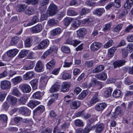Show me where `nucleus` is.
<instances>
[{
	"label": "nucleus",
	"mask_w": 133,
	"mask_h": 133,
	"mask_svg": "<svg viewBox=\"0 0 133 133\" xmlns=\"http://www.w3.org/2000/svg\"><path fill=\"white\" fill-rule=\"evenodd\" d=\"M42 25L38 24L30 28L31 32L33 33H36L40 32L42 30Z\"/></svg>",
	"instance_id": "6e6552de"
},
{
	"label": "nucleus",
	"mask_w": 133,
	"mask_h": 133,
	"mask_svg": "<svg viewBox=\"0 0 133 133\" xmlns=\"http://www.w3.org/2000/svg\"><path fill=\"white\" fill-rule=\"evenodd\" d=\"M19 110V113L23 115L28 116L30 114V111L25 107H20Z\"/></svg>",
	"instance_id": "20e7f679"
},
{
	"label": "nucleus",
	"mask_w": 133,
	"mask_h": 133,
	"mask_svg": "<svg viewBox=\"0 0 133 133\" xmlns=\"http://www.w3.org/2000/svg\"><path fill=\"white\" fill-rule=\"evenodd\" d=\"M28 97L26 95H24L20 98L19 103L20 104H25L28 99Z\"/></svg>",
	"instance_id": "a19ab883"
},
{
	"label": "nucleus",
	"mask_w": 133,
	"mask_h": 133,
	"mask_svg": "<svg viewBox=\"0 0 133 133\" xmlns=\"http://www.w3.org/2000/svg\"><path fill=\"white\" fill-rule=\"evenodd\" d=\"M90 10L85 8H82L80 12L81 15V16L84 15L89 13L90 12Z\"/></svg>",
	"instance_id": "864d4df0"
},
{
	"label": "nucleus",
	"mask_w": 133,
	"mask_h": 133,
	"mask_svg": "<svg viewBox=\"0 0 133 133\" xmlns=\"http://www.w3.org/2000/svg\"><path fill=\"white\" fill-rule=\"evenodd\" d=\"M94 130L95 129V132L97 133H101L104 130V126L103 124H96L93 126Z\"/></svg>",
	"instance_id": "0eeeda50"
},
{
	"label": "nucleus",
	"mask_w": 133,
	"mask_h": 133,
	"mask_svg": "<svg viewBox=\"0 0 133 133\" xmlns=\"http://www.w3.org/2000/svg\"><path fill=\"white\" fill-rule=\"evenodd\" d=\"M35 65V63L34 62H30L29 63L28 66H25L24 68L26 70L32 69L34 67Z\"/></svg>",
	"instance_id": "603ef678"
},
{
	"label": "nucleus",
	"mask_w": 133,
	"mask_h": 133,
	"mask_svg": "<svg viewBox=\"0 0 133 133\" xmlns=\"http://www.w3.org/2000/svg\"><path fill=\"white\" fill-rule=\"evenodd\" d=\"M105 11V10L104 8H99L94 10L93 13L94 14L100 16H101Z\"/></svg>",
	"instance_id": "412c9836"
},
{
	"label": "nucleus",
	"mask_w": 133,
	"mask_h": 133,
	"mask_svg": "<svg viewBox=\"0 0 133 133\" xmlns=\"http://www.w3.org/2000/svg\"><path fill=\"white\" fill-rule=\"evenodd\" d=\"M8 117L5 114H2L0 115V121L3 123H6L8 120Z\"/></svg>",
	"instance_id": "3c124183"
},
{
	"label": "nucleus",
	"mask_w": 133,
	"mask_h": 133,
	"mask_svg": "<svg viewBox=\"0 0 133 133\" xmlns=\"http://www.w3.org/2000/svg\"><path fill=\"white\" fill-rule=\"evenodd\" d=\"M74 94L72 93H71L68 95L65 96L64 98V101L67 102H69L70 100V98L73 97Z\"/></svg>",
	"instance_id": "4d7b16f0"
},
{
	"label": "nucleus",
	"mask_w": 133,
	"mask_h": 133,
	"mask_svg": "<svg viewBox=\"0 0 133 133\" xmlns=\"http://www.w3.org/2000/svg\"><path fill=\"white\" fill-rule=\"evenodd\" d=\"M6 93L3 91H0V101H3L6 95Z\"/></svg>",
	"instance_id": "0e129e2a"
},
{
	"label": "nucleus",
	"mask_w": 133,
	"mask_h": 133,
	"mask_svg": "<svg viewBox=\"0 0 133 133\" xmlns=\"http://www.w3.org/2000/svg\"><path fill=\"white\" fill-rule=\"evenodd\" d=\"M52 53L51 49H49L44 52L43 55L41 57V58L44 59L48 55Z\"/></svg>",
	"instance_id": "5fc2aeb1"
},
{
	"label": "nucleus",
	"mask_w": 133,
	"mask_h": 133,
	"mask_svg": "<svg viewBox=\"0 0 133 133\" xmlns=\"http://www.w3.org/2000/svg\"><path fill=\"white\" fill-rule=\"evenodd\" d=\"M32 38L30 37L27 38L25 40V45L27 47H30L32 45Z\"/></svg>",
	"instance_id": "79ce46f5"
},
{
	"label": "nucleus",
	"mask_w": 133,
	"mask_h": 133,
	"mask_svg": "<svg viewBox=\"0 0 133 133\" xmlns=\"http://www.w3.org/2000/svg\"><path fill=\"white\" fill-rule=\"evenodd\" d=\"M35 13L34 8L32 6H29L26 9L25 11V13L26 15H30L34 14Z\"/></svg>",
	"instance_id": "a878e982"
},
{
	"label": "nucleus",
	"mask_w": 133,
	"mask_h": 133,
	"mask_svg": "<svg viewBox=\"0 0 133 133\" xmlns=\"http://www.w3.org/2000/svg\"><path fill=\"white\" fill-rule=\"evenodd\" d=\"M95 77L98 79L104 81H105L107 78V74L104 72L95 75Z\"/></svg>",
	"instance_id": "dca6fc26"
},
{
	"label": "nucleus",
	"mask_w": 133,
	"mask_h": 133,
	"mask_svg": "<svg viewBox=\"0 0 133 133\" xmlns=\"http://www.w3.org/2000/svg\"><path fill=\"white\" fill-rule=\"evenodd\" d=\"M62 32V30L60 28H57L52 30L51 32V34L52 36H55L60 34Z\"/></svg>",
	"instance_id": "cd10ccee"
},
{
	"label": "nucleus",
	"mask_w": 133,
	"mask_h": 133,
	"mask_svg": "<svg viewBox=\"0 0 133 133\" xmlns=\"http://www.w3.org/2000/svg\"><path fill=\"white\" fill-rule=\"evenodd\" d=\"M86 32L85 29H81L77 31V34L79 37H82L85 35Z\"/></svg>",
	"instance_id": "2f4dec72"
},
{
	"label": "nucleus",
	"mask_w": 133,
	"mask_h": 133,
	"mask_svg": "<svg viewBox=\"0 0 133 133\" xmlns=\"http://www.w3.org/2000/svg\"><path fill=\"white\" fill-rule=\"evenodd\" d=\"M35 73L33 71H31L26 72L23 76V78L24 80L31 79L34 77Z\"/></svg>",
	"instance_id": "a211bd4d"
},
{
	"label": "nucleus",
	"mask_w": 133,
	"mask_h": 133,
	"mask_svg": "<svg viewBox=\"0 0 133 133\" xmlns=\"http://www.w3.org/2000/svg\"><path fill=\"white\" fill-rule=\"evenodd\" d=\"M52 131V129L49 128H44L41 131V133H51Z\"/></svg>",
	"instance_id": "338daca9"
},
{
	"label": "nucleus",
	"mask_w": 133,
	"mask_h": 133,
	"mask_svg": "<svg viewBox=\"0 0 133 133\" xmlns=\"http://www.w3.org/2000/svg\"><path fill=\"white\" fill-rule=\"evenodd\" d=\"M112 95L115 98H119L121 95V91L119 90L116 89L113 91Z\"/></svg>",
	"instance_id": "58836bf2"
},
{
	"label": "nucleus",
	"mask_w": 133,
	"mask_h": 133,
	"mask_svg": "<svg viewBox=\"0 0 133 133\" xmlns=\"http://www.w3.org/2000/svg\"><path fill=\"white\" fill-rule=\"evenodd\" d=\"M6 101L10 104L15 105L17 102V98L10 95H8L6 98Z\"/></svg>",
	"instance_id": "39448f33"
},
{
	"label": "nucleus",
	"mask_w": 133,
	"mask_h": 133,
	"mask_svg": "<svg viewBox=\"0 0 133 133\" xmlns=\"http://www.w3.org/2000/svg\"><path fill=\"white\" fill-rule=\"evenodd\" d=\"M112 90V89L111 87L107 88L105 91V96L106 97H110L111 95Z\"/></svg>",
	"instance_id": "ea45409f"
},
{
	"label": "nucleus",
	"mask_w": 133,
	"mask_h": 133,
	"mask_svg": "<svg viewBox=\"0 0 133 133\" xmlns=\"http://www.w3.org/2000/svg\"><path fill=\"white\" fill-rule=\"evenodd\" d=\"M74 124L76 127H81L84 125L83 121L79 119H77L75 121Z\"/></svg>",
	"instance_id": "49530a36"
},
{
	"label": "nucleus",
	"mask_w": 133,
	"mask_h": 133,
	"mask_svg": "<svg viewBox=\"0 0 133 133\" xmlns=\"http://www.w3.org/2000/svg\"><path fill=\"white\" fill-rule=\"evenodd\" d=\"M57 12V6L54 4H52L49 6L47 13L50 16H53Z\"/></svg>",
	"instance_id": "f03ea898"
},
{
	"label": "nucleus",
	"mask_w": 133,
	"mask_h": 133,
	"mask_svg": "<svg viewBox=\"0 0 133 133\" xmlns=\"http://www.w3.org/2000/svg\"><path fill=\"white\" fill-rule=\"evenodd\" d=\"M88 94V92L86 90L83 91L78 96V99H84Z\"/></svg>",
	"instance_id": "e433bc0d"
},
{
	"label": "nucleus",
	"mask_w": 133,
	"mask_h": 133,
	"mask_svg": "<svg viewBox=\"0 0 133 133\" xmlns=\"http://www.w3.org/2000/svg\"><path fill=\"white\" fill-rule=\"evenodd\" d=\"M48 78L46 76H42L40 78V83L43 86H45L47 84Z\"/></svg>",
	"instance_id": "473e14b6"
},
{
	"label": "nucleus",
	"mask_w": 133,
	"mask_h": 133,
	"mask_svg": "<svg viewBox=\"0 0 133 133\" xmlns=\"http://www.w3.org/2000/svg\"><path fill=\"white\" fill-rule=\"evenodd\" d=\"M38 21V19L37 16H34L32 18L31 21L28 22H26L25 23L24 25L25 27L30 26L34 24Z\"/></svg>",
	"instance_id": "f8f14e48"
},
{
	"label": "nucleus",
	"mask_w": 133,
	"mask_h": 133,
	"mask_svg": "<svg viewBox=\"0 0 133 133\" xmlns=\"http://www.w3.org/2000/svg\"><path fill=\"white\" fill-rule=\"evenodd\" d=\"M80 25V23L78 21H76L74 22L71 24L72 27L75 29L77 28Z\"/></svg>",
	"instance_id": "052dcab7"
},
{
	"label": "nucleus",
	"mask_w": 133,
	"mask_h": 133,
	"mask_svg": "<svg viewBox=\"0 0 133 133\" xmlns=\"http://www.w3.org/2000/svg\"><path fill=\"white\" fill-rule=\"evenodd\" d=\"M11 86V82L8 81L4 80L1 81L0 82V88L2 90L9 89Z\"/></svg>",
	"instance_id": "f257e3e1"
},
{
	"label": "nucleus",
	"mask_w": 133,
	"mask_h": 133,
	"mask_svg": "<svg viewBox=\"0 0 133 133\" xmlns=\"http://www.w3.org/2000/svg\"><path fill=\"white\" fill-rule=\"evenodd\" d=\"M19 41V40L16 37L12 38L10 43V45H15Z\"/></svg>",
	"instance_id": "6e6d98bb"
},
{
	"label": "nucleus",
	"mask_w": 133,
	"mask_h": 133,
	"mask_svg": "<svg viewBox=\"0 0 133 133\" xmlns=\"http://www.w3.org/2000/svg\"><path fill=\"white\" fill-rule=\"evenodd\" d=\"M99 100L100 99L98 95V92H96L93 96L92 98L90 101V103L91 104H94L99 101Z\"/></svg>",
	"instance_id": "6ab92c4d"
},
{
	"label": "nucleus",
	"mask_w": 133,
	"mask_h": 133,
	"mask_svg": "<svg viewBox=\"0 0 133 133\" xmlns=\"http://www.w3.org/2000/svg\"><path fill=\"white\" fill-rule=\"evenodd\" d=\"M44 106L43 105H40L34 110V114L35 115H40L44 111Z\"/></svg>",
	"instance_id": "4468645a"
},
{
	"label": "nucleus",
	"mask_w": 133,
	"mask_h": 133,
	"mask_svg": "<svg viewBox=\"0 0 133 133\" xmlns=\"http://www.w3.org/2000/svg\"><path fill=\"white\" fill-rule=\"evenodd\" d=\"M22 80V78L20 76H17L11 79V82L14 85H16L20 83Z\"/></svg>",
	"instance_id": "bb28decb"
},
{
	"label": "nucleus",
	"mask_w": 133,
	"mask_h": 133,
	"mask_svg": "<svg viewBox=\"0 0 133 133\" xmlns=\"http://www.w3.org/2000/svg\"><path fill=\"white\" fill-rule=\"evenodd\" d=\"M114 44V41L112 40H110L108 41L104 45V48H107L111 46Z\"/></svg>",
	"instance_id": "13d9d810"
},
{
	"label": "nucleus",
	"mask_w": 133,
	"mask_h": 133,
	"mask_svg": "<svg viewBox=\"0 0 133 133\" xmlns=\"http://www.w3.org/2000/svg\"><path fill=\"white\" fill-rule=\"evenodd\" d=\"M81 42L80 41L77 39L72 40V38H66L65 42V44L72 45L75 46H76Z\"/></svg>",
	"instance_id": "423d86ee"
},
{
	"label": "nucleus",
	"mask_w": 133,
	"mask_h": 133,
	"mask_svg": "<svg viewBox=\"0 0 133 133\" xmlns=\"http://www.w3.org/2000/svg\"><path fill=\"white\" fill-rule=\"evenodd\" d=\"M102 43L99 42H94L91 45V50L93 51H96L100 49L102 46Z\"/></svg>",
	"instance_id": "7ed1b4c3"
},
{
	"label": "nucleus",
	"mask_w": 133,
	"mask_h": 133,
	"mask_svg": "<svg viewBox=\"0 0 133 133\" xmlns=\"http://www.w3.org/2000/svg\"><path fill=\"white\" fill-rule=\"evenodd\" d=\"M30 82L31 85L33 90H35L37 88L38 83L37 79H34L31 81Z\"/></svg>",
	"instance_id": "72a5a7b5"
},
{
	"label": "nucleus",
	"mask_w": 133,
	"mask_h": 133,
	"mask_svg": "<svg viewBox=\"0 0 133 133\" xmlns=\"http://www.w3.org/2000/svg\"><path fill=\"white\" fill-rule=\"evenodd\" d=\"M97 120V118L94 117H93L89 119L87 124L89 125H91L95 122Z\"/></svg>",
	"instance_id": "680f3d73"
},
{
	"label": "nucleus",
	"mask_w": 133,
	"mask_h": 133,
	"mask_svg": "<svg viewBox=\"0 0 133 133\" xmlns=\"http://www.w3.org/2000/svg\"><path fill=\"white\" fill-rule=\"evenodd\" d=\"M133 5V0H127L124 5L125 9H129Z\"/></svg>",
	"instance_id": "c756f323"
},
{
	"label": "nucleus",
	"mask_w": 133,
	"mask_h": 133,
	"mask_svg": "<svg viewBox=\"0 0 133 133\" xmlns=\"http://www.w3.org/2000/svg\"><path fill=\"white\" fill-rule=\"evenodd\" d=\"M67 13L68 15L70 16H75L77 15V12L71 10H68L67 12Z\"/></svg>",
	"instance_id": "69168bd1"
},
{
	"label": "nucleus",
	"mask_w": 133,
	"mask_h": 133,
	"mask_svg": "<svg viewBox=\"0 0 133 133\" xmlns=\"http://www.w3.org/2000/svg\"><path fill=\"white\" fill-rule=\"evenodd\" d=\"M60 87L59 84L55 83L54 84L50 89L49 91L50 92L58 91Z\"/></svg>",
	"instance_id": "c85d7f7f"
},
{
	"label": "nucleus",
	"mask_w": 133,
	"mask_h": 133,
	"mask_svg": "<svg viewBox=\"0 0 133 133\" xmlns=\"http://www.w3.org/2000/svg\"><path fill=\"white\" fill-rule=\"evenodd\" d=\"M40 103V102L35 100H30L29 102L28 105L30 108L33 109Z\"/></svg>",
	"instance_id": "5701e85b"
},
{
	"label": "nucleus",
	"mask_w": 133,
	"mask_h": 133,
	"mask_svg": "<svg viewBox=\"0 0 133 133\" xmlns=\"http://www.w3.org/2000/svg\"><path fill=\"white\" fill-rule=\"evenodd\" d=\"M55 63L56 61L55 60L53 59L46 64V67L48 69L50 70L54 67Z\"/></svg>",
	"instance_id": "393cba45"
},
{
	"label": "nucleus",
	"mask_w": 133,
	"mask_h": 133,
	"mask_svg": "<svg viewBox=\"0 0 133 133\" xmlns=\"http://www.w3.org/2000/svg\"><path fill=\"white\" fill-rule=\"evenodd\" d=\"M20 90L24 93H29L31 90L30 86L28 84H24L20 87Z\"/></svg>",
	"instance_id": "ddd939ff"
},
{
	"label": "nucleus",
	"mask_w": 133,
	"mask_h": 133,
	"mask_svg": "<svg viewBox=\"0 0 133 133\" xmlns=\"http://www.w3.org/2000/svg\"><path fill=\"white\" fill-rule=\"evenodd\" d=\"M62 51L64 53L69 54L70 52V50L69 47L66 46H63L61 47Z\"/></svg>",
	"instance_id": "c03bdc74"
},
{
	"label": "nucleus",
	"mask_w": 133,
	"mask_h": 133,
	"mask_svg": "<svg viewBox=\"0 0 133 133\" xmlns=\"http://www.w3.org/2000/svg\"><path fill=\"white\" fill-rule=\"evenodd\" d=\"M94 63L92 60L86 61L85 63V66L88 68H90L92 66Z\"/></svg>",
	"instance_id": "bf43d9fd"
},
{
	"label": "nucleus",
	"mask_w": 133,
	"mask_h": 133,
	"mask_svg": "<svg viewBox=\"0 0 133 133\" xmlns=\"http://www.w3.org/2000/svg\"><path fill=\"white\" fill-rule=\"evenodd\" d=\"M34 98L36 99H40L41 97V92L39 91H37L34 93L33 95Z\"/></svg>",
	"instance_id": "e2e57ef3"
},
{
	"label": "nucleus",
	"mask_w": 133,
	"mask_h": 133,
	"mask_svg": "<svg viewBox=\"0 0 133 133\" xmlns=\"http://www.w3.org/2000/svg\"><path fill=\"white\" fill-rule=\"evenodd\" d=\"M104 66L102 65L98 66L92 71L93 73H98L102 71L104 69Z\"/></svg>",
	"instance_id": "b1692460"
},
{
	"label": "nucleus",
	"mask_w": 133,
	"mask_h": 133,
	"mask_svg": "<svg viewBox=\"0 0 133 133\" xmlns=\"http://www.w3.org/2000/svg\"><path fill=\"white\" fill-rule=\"evenodd\" d=\"M28 51L26 50H23L21 51L19 53L18 57L20 58H23L28 53Z\"/></svg>",
	"instance_id": "09e8293b"
},
{
	"label": "nucleus",
	"mask_w": 133,
	"mask_h": 133,
	"mask_svg": "<svg viewBox=\"0 0 133 133\" xmlns=\"http://www.w3.org/2000/svg\"><path fill=\"white\" fill-rule=\"evenodd\" d=\"M124 60H121L115 62L113 63L114 67L116 68L117 67H119L124 65L126 63Z\"/></svg>",
	"instance_id": "4be33fe9"
},
{
	"label": "nucleus",
	"mask_w": 133,
	"mask_h": 133,
	"mask_svg": "<svg viewBox=\"0 0 133 133\" xmlns=\"http://www.w3.org/2000/svg\"><path fill=\"white\" fill-rule=\"evenodd\" d=\"M27 6L25 4H22L18 5L17 8V10L18 12H23L25 13Z\"/></svg>",
	"instance_id": "7c9ffc66"
},
{
	"label": "nucleus",
	"mask_w": 133,
	"mask_h": 133,
	"mask_svg": "<svg viewBox=\"0 0 133 133\" xmlns=\"http://www.w3.org/2000/svg\"><path fill=\"white\" fill-rule=\"evenodd\" d=\"M44 70V66L41 61H38L36 64L35 70L37 72H41Z\"/></svg>",
	"instance_id": "2eb2a0df"
},
{
	"label": "nucleus",
	"mask_w": 133,
	"mask_h": 133,
	"mask_svg": "<svg viewBox=\"0 0 133 133\" xmlns=\"http://www.w3.org/2000/svg\"><path fill=\"white\" fill-rule=\"evenodd\" d=\"M58 22L54 19H51L49 20L48 22V24L50 26H53L57 25L58 23Z\"/></svg>",
	"instance_id": "4c0bfd02"
},
{
	"label": "nucleus",
	"mask_w": 133,
	"mask_h": 133,
	"mask_svg": "<svg viewBox=\"0 0 133 133\" xmlns=\"http://www.w3.org/2000/svg\"><path fill=\"white\" fill-rule=\"evenodd\" d=\"M115 112L118 115H122L124 113L123 110L122 109V108L120 107H117L115 109Z\"/></svg>",
	"instance_id": "de8ad7c7"
},
{
	"label": "nucleus",
	"mask_w": 133,
	"mask_h": 133,
	"mask_svg": "<svg viewBox=\"0 0 133 133\" xmlns=\"http://www.w3.org/2000/svg\"><path fill=\"white\" fill-rule=\"evenodd\" d=\"M107 104L103 102L97 104L95 106V109L97 111H102L107 107Z\"/></svg>",
	"instance_id": "9d476101"
},
{
	"label": "nucleus",
	"mask_w": 133,
	"mask_h": 133,
	"mask_svg": "<svg viewBox=\"0 0 133 133\" xmlns=\"http://www.w3.org/2000/svg\"><path fill=\"white\" fill-rule=\"evenodd\" d=\"M18 52V50L16 49L10 50L7 52V55L9 57L12 58L17 54Z\"/></svg>",
	"instance_id": "f3484780"
},
{
	"label": "nucleus",
	"mask_w": 133,
	"mask_h": 133,
	"mask_svg": "<svg viewBox=\"0 0 133 133\" xmlns=\"http://www.w3.org/2000/svg\"><path fill=\"white\" fill-rule=\"evenodd\" d=\"M123 24H119L116 26L112 29V31L116 32H118L122 29Z\"/></svg>",
	"instance_id": "8fccbe9b"
},
{
	"label": "nucleus",
	"mask_w": 133,
	"mask_h": 133,
	"mask_svg": "<svg viewBox=\"0 0 133 133\" xmlns=\"http://www.w3.org/2000/svg\"><path fill=\"white\" fill-rule=\"evenodd\" d=\"M12 94L17 97H19L21 95V93L16 87H14L12 90Z\"/></svg>",
	"instance_id": "f704fd0d"
},
{
	"label": "nucleus",
	"mask_w": 133,
	"mask_h": 133,
	"mask_svg": "<svg viewBox=\"0 0 133 133\" xmlns=\"http://www.w3.org/2000/svg\"><path fill=\"white\" fill-rule=\"evenodd\" d=\"M70 86V84L69 82H63L62 84L61 90L62 92H67L69 91V88Z\"/></svg>",
	"instance_id": "1a4fd4ad"
},
{
	"label": "nucleus",
	"mask_w": 133,
	"mask_h": 133,
	"mask_svg": "<svg viewBox=\"0 0 133 133\" xmlns=\"http://www.w3.org/2000/svg\"><path fill=\"white\" fill-rule=\"evenodd\" d=\"M49 41L48 39L44 40L42 41L38 46V49H42L46 48L49 44Z\"/></svg>",
	"instance_id": "9b49d317"
},
{
	"label": "nucleus",
	"mask_w": 133,
	"mask_h": 133,
	"mask_svg": "<svg viewBox=\"0 0 133 133\" xmlns=\"http://www.w3.org/2000/svg\"><path fill=\"white\" fill-rule=\"evenodd\" d=\"M117 48L112 47L108 50V56L110 57H112L114 55L115 51L117 50Z\"/></svg>",
	"instance_id": "c9c22d12"
},
{
	"label": "nucleus",
	"mask_w": 133,
	"mask_h": 133,
	"mask_svg": "<svg viewBox=\"0 0 133 133\" xmlns=\"http://www.w3.org/2000/svg\"><path fill=\"white\" fill-rule=\"evenodd\" d=\"M73 19L72 18L67 17L65 18L64 20V23L66 26H68L70 24Z\"/></svg>",
	"instance_id": "a18cd8bd"
},
{
	"label": "nucleus",
	"mask_w": 133,
	"mask_h": 133,
	"mask_svg": "<svg viewBox=\"0 0 133 133\" xmlns=\"http://www.w3.org/2000/svg\"><path fill=\"white\" fill-rule=\"evenodd\" d=\"M93 128V126L87 124L85 128L83 129L84 133H88L90 131L94 130Z\"/></svg>",
	"instance_id": "37998d69"
},
{
	"label": "nucleus",
	"mask_w": 133,
	"mask_h": 133,
	"mask_svg": "<svg viewBox=\"0 0 133 133\" xmlns=\"http://www.w3.org/2000/svg\"><path fill=\"white\" fill-rule=\"evenodd\" d=\"M81 104L80 101H75L71 102L70 104V107L72 109H76L79 107Z\"/></svg>",
	"instance_id": "aec40b11"
},
{
	"label": "nucleus",
	"mask_w": 133,
	"mask_h": 133,
	"mask_svg": "<svg viewBox=\"0 0 133 133\" xmlns=\"http://www.w3.org/2000/svg\"><path fill=\"white\" fill-rule=\"evenodd\" d=\"M111 26L110 23H108L105 24L104 27L103 29V31L104 32L109 31Z\"/></svg>",
	"instance_id": "774afa93"
}]
</instances>
